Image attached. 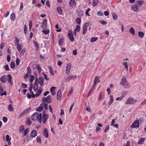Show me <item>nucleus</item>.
<instances>
[{
    "mask_svg": "<svg viewBox=\"0 0 146 146\" xmlns=\"http://www.w3.org/2000/svg\"><path fill=\"white\" fill-rule=\"evenodd\" d=\"M32 119L34 121L38 120L39 123H42V114H39L38 112H35L32 115L31 117Z\"/></svg>",
    "mask_w": 146,
    "mask_h": 146,
    "instance_id": "nucleus-1",
    "label": "nucleus"
},
{
    "mask_svg": "<svg viewBox=\"0 0 146 146\" xmlns=\"http://www.w3.org/2000/svg\"><path fill=\"white\" fill-rule=\"evenodd\" d=\"M120 84L125 88H129L130 87V84L127 81L125 77H123L122 78Z\"/></svg>",
    "mask_w": 146,
    "mask_h": 146,
    "instance_id": "nucleus-2",
    "label": "nucleus"
},
{
    "mask_svg": "<svg viewBox=\"0 0 146 146\" xmlns=\"http://www.w3.org/2000/svg\"><path fill=\"white\" fill-rule=\"evenodd\" d=\"M45 111H43L42 112L43 115L42 116V121L43 123L45 124L46 122V120L48 118V115L46 114H45Z\"/></svg>",
    "mask_w": 146,
    "mask_h": 146,
    "instance_id": "nucleus-3",
    "label": "nucleus"
},
{
    "mask_svg": "<svg viewBox=\"0 0 146 146\" xmlns=\"http://www.w3.org/2000/svg\"><path fill=\"white\" fill-rule=\"evenodd\" d=\"M137 102V100H134L133 98L132 97H129L127 100L126 104H134Z\"/></svg>",
    "mask_w": 146,
    "mask_h": 146,
    "instance_id": "nucleus-4",
    "label": "nucleus"
},
{
    "mask_svg": "<svg viewBox=\"0 0 146 146\" xmlns=\"http://www.w3.org/2000/svg\"><path fill=\"white\" fill-rule=\"evenodd\" d=\"M31 110V108L29 107L24 110L20 113L19 116L18 117L19 118H20L24 116L27 113H28Z\"/></svg>",
    "mask_w": 146,
    "mask_h": 146,
    "instance_id": "nucleus-5",
    "label": "nucleus"
},
{
    "mask_svg": "<svg viewBox=\"0 0 146 146\" xmlns=\"http://www.w3.org/2000/svg\"><path fill=\"white\" fill-rule=\"evenodd\" d=\"M43 102H46L47 103H49L51 102V98L50 96H48L46 98H43Z\"/></svg>",
    "mask_w": 146,
    "mask_h": 146,
    "instance_id": "nucleus-6",
    "label": "nucleus"
},
{
    "mask_svg": "<svg viewBox=\"0 0 146 146\" xmlns=\"http://www.w3.org/2000/svg\"><path fill=\"white\" fill-rule=\"evenodd\" d=\"M139 123L138 120H137L132 123L131 127L132 128H137L139 127Z\"/></svg>",
    "mask_w": 146,
    "mask_h": 146,
    "instance_id": "nucleus-7",
    "label": "nucleus"
},
{
    "mask_svg": "<svg viewBox=\"0 0 146 146\" xmlns=\"http://www.w3.org/2000/svg\"><path fill=\"white\" fill-rule=\"evenodd\" d=\"M71 68V64L70 63H68L67 64L66 69V74H70Z\"/></svg>",
    "mask_w": 146,
    "mask_h": 146,
    "instance_id": "nucleus-8",
    "label": "nucleus"
},
{
    "mask_svg": "<svg viewBox=\"0 0 146 146\" xmlns=\"http://www.w3.org/2000/svg\"><path fill=\"white\" fill-rule=\"evenodd\" d=\"M89 23H86L83 25V34L85 35L86 33L87 29V27L89 25Z\"/></svg>",
    "mask_w": 146,
    "mask_h": 146,
    "instance_id": "nucleus-9",
    "label": "nucleus"
},
{
    "mask_svg": "<svg viewBox=\"0 0 146 146\" xmlns=\"http://www.w3.org/2000/svg\"><path fill=\"white\" fill-rule=\"evenodd\" d=\"M47 20L45 19H44L42 22V25H41V28L43 29H46L47 27Z\"/></svg>",
    "mask_w": 146,
    "mask_h": 146,
    "instance_id": "nucleus-10",
    "label": "nucleus"
},
{
    "mask_svg": "<svg viewBox=\"0 0 146 146\" xmlns=\"http://www.w3.org/2000/svg\"><path fill=\"white\" fill-rule=\"evenodd\" d=\"M38 83L37 82L36 78L35 80V83L34 85L33 90L35 92H36L38 89Z\"/></svg>",
    "mask_w": 146,
    "mask_h": 146,
    "instance_id": "nucleus-11",
    "label": "nucleus"
},
{
    "mask_svg": "<svg viewBox=\"0 0 146 146\" xmlns=\"http://www.w3.org/2000/svg\"><path fill=\"white\" fill-rule=\"evenodd\" d=\"M27 71L26 74V76H25V78L26 79L30 76V73L31 72V70L30 67H27Z\"/></svg>",
    "mask_w": 146,
    "mask_h": 146,
    "instance_id": "nucleus-12",
    "label": "nucleus"
},
{
    "mask_svg": "<svg viewBox=\"0 0 146 146\" xmlns=\"http://www.w3.org/2000/svg\"><path fill=\"white\" fill-rule=\"evenodd\" d=\"M37 83L39 84L41 86H42L43 85V83L44 82V79L42 77H40L38 79V82H37Z\"/></svg>",
    "mask_w": 146,
    "mask_h": 146,
    "instance_id": "nucleus-13",
    "label": "nucleus"
},
{
    "mask_svg": "<svg viewBox=\"0 0 146 146\" xmlns=\"http://www.w3.org/2000/svg\"><path fill=\"white\" fill-rule=\"evenodd\" d=\"M68 37L69 38L70 40L72 42H73L74 41V39L73 36V35L72 33V32H71V33H68Z\"/></svg>",
    "mask_w": 146,
    "mask_h": 146,
    "instance_id": "nucleus-14",
    "label": "nucleus"
},
{
    "mask_svg": "<svg viewBox=\"0 0 146 146\" xmlns=\"http://www.w3.org/2000/svg\"><path fill=\"white\" fill-rule=\"evenodd\" d=\"M76 13L78 15V16L81 17L84 15V12L81 9H78L76 11Z\"/></svg>",
    "mask_w": 146,
    "mask_h": 146,
    "instance_id": "nucleus-15",
    "label": "nucleus"
},
{
    "mask_svg": "<svg viewBox=\"0 0 146 146\" xmlns=\"http://www.w3.org/2000/svg\"><path fill=\"white\" fill-rule=\"evenodd\" d=\"M37 135V132L36 130H33L31 133V138L33 137H35Z\"/></svg>",
    "mask_w": 146,
    "mask_h": 146,
    "instance_id": "nucleus-16",
    "label": "nucleus"
},
{
    "mask_svg": "<svg viewBox=\"0 0 146 146\" xmlns=\"http://www.w3.org/2000/svg\"><path fill=\"white\" fill-rule=\"evenodd\" d=\"M61 96V90L60 89L58 90L57 94V99L58 100H59L60 99Z\"/></svg>",
    "mask_w": 146,
    "mask_h": 146,
    "instance_id": "nucleus-17",
    "label": "nucleus"
},
{
    "mask_svg": "<svg viewBox=\"0 0 146 146\" xmlns=\"http://www.w3.org/2000/svg\"><path fill=\"white\" fill-rule=\"evenodd\" d=\"M8 78V82L10 83V84L11 85H12L13 84V82L12 81V76L10 74H8L7 76Z\"/></svg>",
    "mask_w": 146,
    "mask_h": 146,
    "instance_id": "nucleus-18",
    "label": "nucleus"
},
{
    "mask_svg": "<svg viewBox=\"0 0 146 146\" xmlns=\"http://www.w3.org/2000/svg\"><path fill=\"white\" fill-rule=\"evenodd\" d=\"M48 129L46 128H45L43 132V134L46 138L48 137Z\"/></svg>",
    "mask_w": 146,
    "mask_h": 146,
    "instance_id": "nucleus-19",
    "label": "nucleus"
},
{
    "mask_svg": "<svg viewBox=\"0 0 146 146\" xmlns=\"http://www.w3.org/2000/svg\"><path fill=\"white\" fill-rule=\"evenodd\" d=\"M110 100L109 101L108 104V105L109 106H110L113 103L114 100L113 98L112 95H110Z\"/></svg>",
    "mask_w": 146,
    "mask_h": 146,
    "instance_id": "nucleus-20",
    "label": "nucleus"
},
{
    "mask_svg": "<svg viewBox=\"0 0 146 146\" xmlns=\"http://www.w3.org/2000/svg\"><path fill=\"white\" fill-rule=\"evenodd\" d=\"M56 89V88L55 87H52L50 88V92L52 93L53 95H54L56 94V93L54 91Z\"/></svg>",
    "mask_w": 146,
    "mask_h": 146,
    "instance_id": "nucleus-21",
    "label": "nucleus"
},
{
    "mask_svg": "<svg viewBox=\"0 0 146 146\" xmlns=\"http://www.w3.org/2000/svg\"><path fill=\"white\" fill-rule=\"evenodd\" d=\"M132 8L135 11H137L139 9L138 6L135 5H133L132 6Z\"/></svg>",
    "mask_w": 146,
    "mask_h": 146,
    "instance_id": "nucleus-22",
    "label": "nucleus"
},
{
    "mask_svg": "<svg viewBox=\"0 0 146 146\" xmlns=\"http://www.w3.org/2000/svg\"><path fill=\"white\" fill-rule=\"evenodd\" d=\"M69 4L70 6H72L76 4V2L75 0H70Z\"/></svg>",
    "mask_w": 146,
    "mask_h": 146,
    "instance_id": "nucleus-23",
    "label": "nucleus"
},
{
    "mask_svg": "<svg viewBox=\"0 0 146 146\" xmlns=\"http://www.w3.org/2000/svg\"><path fill=\"white\" fill-rule=\"evenodd\" d=\"M43 109V107L41 105V104H40V106L39 107L37 108H36V111H38L39 112H40Z\"/></svg>",
    "mask_w": 146,
    "mask_h": 146,
    "instance_id": "nucleus-24",
    "label": "nucleus"
},
{
    "mask_svg": "<svg viewBox=\"0 0 146 146\" xmlns=\"http://www.w3.org/2000/svg\"><path fill=\"white\" fill-rule=\"evenodd\" d=\"M42 91V88L41 87L39 88V89L37 90L36 92V95L38 96H39L40 94Z\"/></svg>",
    "mask_w": 146,
    "mask_h": 146,
    "instance_id": "nucleus-25",
    "label": "nucleus"
},
{
    "mask_svg": "<svg viewBox=\"0 0 146 146\" xmlns=\"http://www.w3.org/2000/svg\"><path fill=\"white\" fill-rule=\"evenodd\" d=\"M111 14L113 16V19H115V20H117L118 19V16L117 15H116L115 12H112L111 13Z\"/></svg>",
    "mask_w": 146,
    "mask_h": 146,
    "instance_id": "nucleus-26",
    "label": "nucleus"
},
{
    "mask_svg": "<svg viewBox=\"0 0 146 146\" xmlns=\"http://www.w3.org/2000/svg\"><path fill=\"white\" fill-rule=\"evenodd\" d=\"M48 68L49 70V71L50 74L52 75H54V73L53 72L52 68V67L50 66H48Z\"/></svg>",
    "mask_w": 146,
    "mask_h": 146,
    "instance_id": "nucleus-27",
    "label": "nucleus"
},
{
    "mask_svg": "<svg viewBox=\"0 0 146 146\" xmlns=\"http://www.w3.org/2000/svg\"><path fill=\"white\" fill-rule=\"evenodd\" d=\"M15 15L14 13H12L10 16V19L12 21H14L15 19Z\"/></svg>",
    "mask_w": 146,
    "mask_h": 146,
    "instance_id": "nucleus-28",
    "label": "nucleus"
},
{
    "mask_svg": "<svg viewBox=\"0 0 146 146\" xmlns=\"http://www.w3.org/2000/svg\"><path fill=\"white\" fill-rule=\"evenodd\" d=\"M1 81L3 83L5 82L6 81V78L5 75L1 77L0 79Z\"/></svg>",
    "mask_w": 146,
    "mask_h": 146,
    "instance_id": "nucleus-29",
    "label": "nucleus"
},
{
    "mask_svg": "<svg viewBox=\"0 0 146 146\" xmlns=\"http://www.w3.org/2000/svg\"><path fill=\"white\" fill-rule=\"evenodd\" d=\"M57 10L58 13L60 15H62V9L61 7H58L57 8Z\"/></svg>",
    "mask_w": 146,
    "mask_h": 146,
    "instance_id": "nucleus-30",
    "label": "nucleus"
},
{
    "mask_svg": "<svg viewBox=\"0 0 146 146\" xmlns=\"http://www.w3.org/2000/svg\"><path fill=\"white\" fill-rule=\"evenodd\" d=\"M41 105L42 106L43 108L44 106L45 109L46 110H47L48 108V105L46 103H41Z\"/></svg>",
    "mask_w": 146,
    "mask_h": 146,
    "instance_id": "nucleus-31",
    "label": "nucleus"
},
{
    "mask_svg": "<svg viewBox=\"0 0 146 146\" xmlns=\"http://www.w3.org/2000/svg\"><path fill=\"white\" fill-rule=\"evenodd\" d=\"M8 110L9 111L11 112H12L13 111L14 109L12 108V104H10L8 106Z\"/></svg>",
    "mask_w": 146,
    "mask_h": 146,
    "instance_id": "nucleus-32",
    "label": "nucleus"
},
{
    "mask_svg": "<svg viewBox=\"0 0 146 146\" xmlns=\"http://www.w3.org/2000/svg\"><path fill=\"white\" fill-rule=\"evenodd\" d=\"M144 140V139L143 138H141L139 139V141L138 142V143L139 144H142Z\"/></svg>",
    "mask_w": 146,
    "mask_h": 146,
    "instance_id": "nucleus-33",
    "label": "nucleus"
},
{
    "mask_svg": "<svg viewBox=\"0 0 146 146\" xmlns=\"http://www.w3.org/2000/svg\"><path fill=\"white\" fill-rule=\"evenodd\" d=\"M139 36L141 38H142L144 36V33L142 32L139 31L138 33Z\"/></svg>",
    "mask_w": 146,
    "mask_h": 146,
    "instance_id": "nucleus-34",
    "label": "nucleus"
},
{
    "mask_svg": "<svg viewBox=\"0 0 146 146\" xmlns=\"http://www.w3.org/2000/svg\"><path fill=\"white\" fill-rule=\"evenodd\" d=\"M42 31L45 34L47 35L49 33L50 31L48 29H46L43 30Z\"/></svg>",
    "mask_w": 146,
    "mask_h": 146,
    "instance_id": "nucleus-35",
    "label": "nucleus"
},
{
    "mask_svg": "<svg viewBox=\"0 0 146 146\" xmlns=\"http://www.w3.org/2000/svg\"><path fill=\"white\" fill-rule=\"evenodd\" d=\"M97 37H92L90 39V41L92 42L96 41L98 39Z\"/></svg>",
    "mask_w": 146,
    "mask_h": 146,
    "instance_id": "nucleus-36",
    "label": "nucleus"
},
{
    "mask_svg": "<svg viewBox=\"0 0 146 146\" xmlns=\"http://www.w3.org/2000/svg\"><path fill=\"white\" fill-rule=\"evenodd\" d=\"M129 32L132 35H134L135 33V31L133 27H131L129 29Z\"/></svg>",
    "mask_w": 146,
    "mask_h": 146,
    "instance_id": "nucleus-37",
    "label": "nucleus"
},
{
    "mask_svg": "<svg viewBox=\"0 0 146 146\" xmlns=\"http://www.w3.org/2000/svg\"><path fill=\"white\" fill-rule=\"evenodd\" d=\"M81 19L80 18L76 19L75 20V21L77 24L80 25L81 22Z\"/></svg>",
    "mask_w": 146,
    "mask_h": 146,
    "instance_id": "nucleus-38",
    "label": "nucleus"
},
{
    "mask_svg": "<svg viewBox=\"0 0 146 146\" xmlns=\"http://www.w3.org/2000/svg\"><path fill=\"white\" fill-rule=\"evenodd\" d=\"M36 141L37 142L41 143H42L41 138L40 137L37 136L36 138Z\"/></svg>",
    "mask_w": 146,
    "mask_h": 146,
    "instance_id": "nucleus-39",
    "label": "nucleus"
},
{
    "mask_svg": "<svg viewBox=\"0 0 146 146\" xmlns=\"http://www.w3.org/2000/svg\"><path fill=\"white\" fill-rule=\"evenodd\" d=\"M17 49L18 51H20L21 50V46L20 44H17Z\"/></svg>",
    "mask_w": 146,
    "mask_h": 146,
    "instance_id": "nucleus-40",
    "label": "nucleus"
},
{
    "mask_svg": "<svg viewBox=\"0 0 146 146\" xmlns=\"http://www.w3.org/2000/svg\"><path fill=\"white\" fill-rule=\"evenodd\" d=\"M15 66V64L14 62H11L10 67L11 68H14Z\"/></svg>",
    "mask_w": 146,
    "mask_h": 146,
    "instance_id": "nucleus-41",
    "label": "nucleus"
},
{
    "mask_svg": "<svg viewBox=\"0 0 146 146\" xmlns=\"http://www.w3.org/2000/svg\"><path fill=\"white\" fill-rule=\"evenodd\" d=\"M29 130V128L26 129L24 131V136L26 135L28 133V132Z\"/></svg>",
    "mask_w": 146,
    "mask_h": 146,
    "instance_id": "nucleus-42",
    "label": "nucleus"
},
{
    "mask_svg": "<svg viewBox=\"0 0 146 146\" xmlns=\"http://www.w3.org/2000/svg\"><path fill=\"white\" fill-rule=\"evenodd\" d=\"M24 127L23 125H21L20 127L19 131L20 133H21L24 130Z\"/></svg>",
    "mask_w": 146,
    "mask_h": 146,
    "instance_id": "nucleus-43",
    "label": "nucleus"
},
{
    "mask_svg": "<svg viewBox=\"0 0 146 146\" xmlns=\"http://www.w3.org/2000/svg\"><path fill=\"white\" fill-rule=\"evenodd\" d=\"M36 68L38 70L39 72H40L41 71V68L39 64L36 65Z\"/></svg>",
    "mask_w": 146,
    "mask_h": 146,
    "instance_id": "nucleus-44",
    "label": "nucleus"
},
{
    "mask_svg": "<svg viewBox=\"0 0 146 146\" xmlns=\"http://www.w3.org/2000/svg\"><path fill=\"white\" fill-rule=\"evenodd\" d=\"M11 139V138H10L9 136V135H6V140L7 141H10Z\"/></svg>",
    "mask_w": 146,
    "mask_h": 146,
    "instance_id": "nucleus-45",
    "label": "nucleus"
},
{
    "mask_svg": "<svg viewBox=\"0 0 146 146\" xmlns=\"http://www.w3.org/2000/svg\"><path fill=\"white\" fill-rule=\"evenodd\" d=\"M63 38H60L59 41V43L61 45H62L63 44Z\"/></svg>",
    "mask_w": 146,
    "mask_h": 146,
    "instance_id": "nucleus-46",
    "label": "nucleus"
},
{
    "mask_svg": "<svg viewBox=\"0 0 146 146\" xmlns=\"http://www.w3.org/2000/svg\"><path fill=\"white\" fill-rule=\"evenodd\" d=\"M30 76V77H31V78H30V82H32L34 80L35 78V77L34 76H32V75H31Z\"/></svg>",
    "mask_w": 146,
    "mask_h": 146,
    "instance_id": "nucleus-47",
    "label": "nucleus"
},
{
    "mask_svg": "<svg viewBox=\"0 0 146 146\" xmlns=\"http://www.w3.org/2000/svg\"><path fill=\"white\" fill-rule=\"evenodd\" d=\"M80 29V25H77L76 26V29L75 30L77 31L78 32L79 31Z\"/></svg>",
    "mask_w": 146,
    "mask_h": 146,
    "instance_id": "nucleus-48",
    "label": "nucleus"
},
{
    "mask_svg": "<svg viewBox=\"0 0 146 146\" xmlns=\"http://www.w3.org/2000/svg\"><path fill=\"white\" fill-rule=\"evenodd\" d=\"M4 68L5 70L7 71H9V66L8 64H6L4 66Z\"/></svg>",
    "mask_w": 146,
    "mask_h": 146,
    "instance_id": "nucleus-49",
    "label": "nucleus"
},
{
    "mask_svg": "<svg viewBox=\"0 0 146 146\" xmlns=\"http://www.w3.org/2000/svg\"><path fill=\"white\" fill-rule=\"evenodd\" d=\"M33 44H34L35 46L37 48H39L38 45V43L35 41H33Z\"/></svg>",
    "mask_w": 146,
    "mask_h": 146,
    "instance_id": "nucleus-50",
    "label": "nucleus"
},
{
    "mask_svg": "<svg viewBox=\"0 0 146 146\" xmlns=\"http://www.w3.org/2000/svg\"><path fill=\"white\" fill-rule=\"evenodd\" d=\"M3 89L2 87L0 86V94H1V95H4L5 94H3Z\"/></svg>",
    "mask_w": 146,
    "mask_h": 146,
    "instance_id": "nucleus-51",
    "label": "nucleus"
},
{
    "mask_svg": "<svg viewBox=\"0 0 146 146\" xmlns=\"http://www.w3.org/2000/svg\"><path fill=\"white\" fill-rule=\"evenodd\" d=\"M27 28L26 27V25H25L24 26V33L25 35H26V34L27 33Z\"/></svg>",
    "mask_w": 146,
    "mask_h": 146,
    "instance_id": "nucleus-52",
    "label": "nucleus"
},
{
    "mask_svg": "<svg viewBox=\"0 0 146 146\" xmlns=\"http://www.w3.org/2000/svg\"><path fill=\"white\" fill-rule=\"evenodd\" d=\"M90 9L89 8H88L86 10V12H85L86 15L89 16V14H88V13L90 11Z\"/></svg>",
    "mask_w": 146,
    "mask_h": 146,
    "instance_id": "nucleus-53",
    "label": "nucleus"
},
{
    "mask_svg": "<svg viewBox=\"0 0 146 146\" xmlns=\"http://www.w3.org/2000/svg\"><path fill=\"white\" fill-rule=\"evenodd\" d=\"M7 118L6 117L4 116L3 117V120L5 123L7 122Z\"/></svg>",
    "mask_w": 146,
    "mask_h": 146,
    "instance_id": "nucleus-54",
    "label": "nucleus"
},
{
    "mask_svg": "<svg viewBox=\"0 0 146 146\" xmlns=\"http://www.w3.org/2000/svg\"><path fill=\"white\" fill-rule=\"evenodd\" d=\"M25 49H23L22 50L20 54V56H22L23 55L24 53L25 52Z\"/></svg>",
    "mask_w": 146,
    "mask_h": 146,
    "instance_id": "nucleus-55",
    "label": "nucleus"
},
{
    "mask_svg": "<svg viewBox=\"0 0 146 146\" xmlns=\"http://www.w3.org/2000/svg\"><path fill=\"white\" fill-rule=\"evenodd\" d=\"M20 62V60L18 58H17L16 60V64L17 66H18L19 65V63Z\"/></svg>",
    "mask_w": 146,
    "mask_h": 146,
    "instance_id": "nucleus-56",
    "label": "nucleus"
},
{
    "mask_svg": "<svg viewBox=\"0 0 146 146\" xmlns=\"http://www.w3.org/2000/svg\"><path fill=\"white\" fill-rule=\"evenodd\" d=\"M143 2V1H137V4L139 6L141 5V4H142Z\"/></svg>",
    "mask_w": 146,
    "mask_h": 146,
    "instance_id": "nucleus-57",
    "label": "nucleus"
},
{
    "mask_svg": "<svg viewBox=\"0 0 146 146\" xmlns=\"http://www.w3.org/2000/svg\"><path fill=\"white\" fill-rule=\"evenodd\" d=\"M97 15L99 16H102L103 15V13L101 11H98L97 12Z\"/></svg>",
    "mask_w": 146,
    "mask_h": 146,
    "instance_id": "nucleus-58",
    "label": "nucleus"
},
{
    "mask_svg": "<svg viewBox=\"0 0 146 146\" xmlns=\"http://www.w3.org/2000/svg\"><path fill=\"white\" fill-rule=\"evenodd\" d=\"M31 86L29 88V90L30 91L31 93L32 94L33 93V92L32 91V90L33 88V86H31V85H30Z\"/></svg>",
    "mask_w": 146,
    "mask_h": 146,
    "instance_id": "nucleus-59",
    "label": "nucleus"
},
{
    "mask_svg": "<svg viewBox=\"0 0 146 146\" xmlns=\"http://www.w3.org/2000/svg\"><path fill=\"white\" fill-rule=\"evenodd\" d=\"M10 59H11V57H10V55H7V60L8 62H10Z\"/></svg>",
    "mask_w": 146,
    "mask_h": 146,
    "instance_id": "nucleus-60",
    "label": "nucleus"
},
{
    "mask_svg": "<svg viewBox=\"0 0 146 146\" xmlns=\"http://www.w3.org/2000/svg\"><path fill=\"white\" fill-rule=\"evenodd\" d=\"M86 109L89 112H91V111L90 107L89 106H88L86 107Z\"/></svg>",
    "mask_w": 146,
    "mask_h": 146,
    "instance_id": "nucleus-61",
    "label": "nucleus"
},
{
    "mask_svg": "<svg viewBox=\"0 0 146 146\" xmlns=\"http://www.w3.org/2000/svg\"><path fill=\"white\" fill-rule=\"evenodd\" d=\"M19 39H18V38L17 37L16 38V40H15V44L16 45H17L18 44H19Z\"/></svg>",
    "mask_w": 146,
    "mask_h": 146,
    "instance_id": "nucleus-62",
    "label": "nucleus"
},
{
    "mask_svg": "<svg viewBox=\"0 0 146 146\" xmlns=\"http://www.w3.org/2000/svg\"><path fill=\"white\" fill-rule=\"evenodd\" d=\"M104 14L106 16H108L109 15V13L108 11H106L104 12Z\"/></svg>",
    "mask_w": 146,
    "mask_h": 146,
    "instance_id": "nucleus-63",
    "label": "nucleus"
},
{
    "mask_svg": "<svg viewBox=\"0 0 146 146\" xmlns=\"http://www.w3.org/2000/svg\"><path fill=\"white\" fill-rule=\"evenodd\" d=\"M71 79V78L70 76H69L66 78L65 80L67 81H68L69 80H70Z\"/></svg>",
    "mask_w": 146,
    "mask_h": 146,
    "instance_id": "nucleus-64",
    "label": "nucleus"
}]
</instances>
